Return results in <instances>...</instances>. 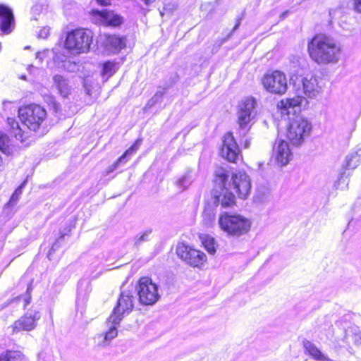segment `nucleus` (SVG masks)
<instances>
[{
	"instance_id": "6",
	"label": "nucleus",
	"mask_w": 361,
	"mask_h": 361,
	"mask_svg": "<svg viewBox=\"0 0 361 361\" xmlns=\"http://www.w3.org/2000/svg\"><path fill=\"white\" fill-rule=\"evenodd\" d=\"M311 129V123L307 119L296 116L290 123L287 137L293 145L298 146L310 135Z\"/></svg>"
},
{
	"instance_id": "45",
	"label": "nucleus",
	"mask_w": 361,
	"mask_h": 361,
	"mask_svg": "<svg viewBox=\"0 0 361 361\" xmlns=\"http://www.w3.org/2000/svg\"><path fill=\"white\" fill-rule=\"evenodd\" d=\"M250 140L245 137V140L243 141V145L245 148H248L250 147Z\"/></svg>"
},
{
	"instance_id": "8",
	"label": "nucleus",
	"mask_w": 361,
	"mask_h": 361,
	"mask_svg": "<svg viewBox=\"0 0 361 361\" xmlns=\"http://www.w3.org/2000/svg\"><path fill=\"white\" fill-rule=\"evenodd\" d=\"M257 102L252 97L242 99L238 106V123L240 128L245 130L250 121L255 117Z\"/></svg>"
},
{
	"instance_id": "22",
	"label": "nucleus",
	"mask_w": 361,
	"mask_h": 361,
	"mask_svg": "<svg viewBox=\"0 0 361 361\" xmlns=\"http://www.w3.org/2000/svg\"><path fill=\"white\" fill-rule=\"evenodd\" d=\"M35 317H20L13 324V331H30L35 328Z\"/></svg>"
},
{
	"instance_id": "44",
	"label": "nucleus",
	"mask_w": 361,
	"mask_h": 361,
	"mask_svg": "<svg viewBox=\"0 0 361 361\" xmlns=\"http://www.w3.org/2000/svg\"><path fill=\"white\" fill-rule=\"evenodd\" d=\"M97 1L100 5H102V6H107V5H109L111 4L110 3V0H97Z\"/></svg>"
},
{
	"instance_id": "28",
	"label": "nucleus",
	"mask_w": 361,
	"mask_h": 361,
	"mask_svg": "<svg viewBox=\"0 0 361 361\" xmlns=\"http://www.w3.org/2000/svg\"><path fill=\"white\" fill-rule=\"evenodd\" d=\"M0 150L6 154H10L12 152L11 140L2 131H0Z\"/></svg>"
},
{
	"instance_id": "5",
	"label": "nucleus",
	"mask_w": 361,
	"mask_h": 361,
	"mask_svg": "<svg viewBox=\"0 0 361 361\" xmlns=\"http://www.w3.org/2000/svg\"><path fill=\"white\" fill-rule=\"evenodd\" d=\"M18 114L23 124L32 131H36L47 117L45 109L37 104L21 107Z\"/></svg>"
},
{
	"instance_id": "25",
	"label": "nucleus",
	"mask_w": 361,
	"mask_h": 361,
	"mask_svg": "<svg viewBox=\"0 0 361 361\" xmlns=\"http://www.w3.org/2000/svg\"><path fill=\"white\" fill-rule=\"evenodd\" d=\"M216 220V214L214 209L211 207H207L204 209L202 213V222L208 226H212Z\"/></svg>"
},
{
	"instance_id": "26",
	"label": "nucleus",
	"mask_w": 361,
	"mask_h": 361,
	"mask_svg": "<svg viewBox=\"0 0 361 361\" xmlns=\"http://www.w3.org/2000/svg\"><path fill=\"white\" fill-rule=\"evenodd\" d=\"M140 143H141L140 140H136L135 144L133 145H132L129 149H128L124 152V154L116 161V162L119 166L121 164L126 163L128 161L130 157L138 149Z\"/></svg>"
},
{
	"instance_id": "3",
	"label": "nucleus",
	"mask_w": 361,
	"mask_h": 361,
	"mask_svg": "<svg viewBox=\"0 0 361 361\" xmlns=\"http://www.w3.org/2000/svg\"><path fill=\"white\" fill-rule=\"evenodd\" d=\"M218 224L227 235L239 238L247 234L251 227V221L238 214L224 212L219 215Z\"/></svg>"
},
{
	"instance_id": "17",
	"label": "nucleus",
	"mask_w": 361,
	"mask_h": 361,
	"mask_svg": "<svg viewBox=\"0 0 361 361\" xmlns=\"http://www.w3.org/2000/svg\"><path fill=\"white\" fill-rule=\"evenodd\" d=\"M302 86L305 94L310 98L315 97L319 94L322 89L317 78L314 76L304 78Z\"/></svg>"
},
{
	"instance_id": "36",
	"label": "nucleus",
	"mask_w": 361,
	"mask_h": 361,
	"mask_svg": "<svg viewBox=\"0 0 361 361\" xmlns=\"http://www.w3.org/2000/svg\"><path fill=\"white\" fill-rule=\"evenodd\" d=\"M32 290V283H30L27 286L26 293L25 294V295L18 296L15 300H19V301L21 300H23V301H24L23 306L25 307L30 302Z\"/></svg>"
},
{
	"instance_id": "16",
	"label": "nucleus",
	"mask_w": 361,
	"mask_h": 361,
	"mask_svg": "<svg viewBox=\"0 0 361 361\" xmlns=\"http://www.w3.org/2000/svg\"><path fill=\"white\" fill-rule=\"evenodd\" d=\"M94 16H98L102 18L104 23L110 26H119L123 22V17L118 14L115 13L114 11H108L106 9L102 11H94Z\"/></svg>"
},
{
	"instance_id": "24",
	"label": "nucleus",
	"mask_w": 361,
	"mask_h": 361,
	"mask_svg": "<svg viewBox=\"0 0 361 361\" xmlns=\"http://www.w3.org/2000/svg\"><path fill=\"white\" fill-rule=\"evenodd\" d=\"M24 360V355L18 350H7L5 355H0V361H23Z\"/></svg>"
},
{
	"instance_id": "38",
	"label": "nucleus",
	"mask_w": 361,
	"mask_h": 361,
	"mask_svg": "<svg viewBox=\"0 0 361 361\" xmlns=\"http://www.w3.org/2000/svg\"><path fill=\"white\" fill-rule=\"evenodd\" d=\"M54 61L58 65L60 66L61 62H63L66 59V56L61 54H55V56L53 58Z\"/></svg>"
},
{
	"instance_id": "46",
	"label": "nucleus",
	"mask_w": 361,
	"mask_h": 361,
	"mask_svg": "<svg viewBox=\"0 0 361 361\" xmlns=\"http://www.w3.org/2000/svg\"><path fill=\"white\" fill-rule=\"evenodd\" d=\"M154 102L152 100V99H149L147 104V106L149 107V108H151L152 106H153L154 105Z\"/></svg>"
},
{
	"instance_id": "14",
	"label": "nucleus",
	"mask_w": 361,
	"mask_h": 361,
	"mask_svg": "<svg viewBox=\"0 0 361 361\" xmlns=\"http://www.w3.org/2000/svg\"><path fill=\"white\" fill-rule=\"evenodd\" d=\"M14 27V16L12 10L4 4H0L1 30L8 34Z\"/></svg>"
},
{
	"instance_id": "35",
	"label": "nucleus",
	"mask_w": 361,
	"mask_h": 361,
	"mask_svg": "<svg viewBox=\"0 0 361 361\" xmlns=\"http://www.w3.org/2000/svg\"><path fill=\"white\" fill-rule=\"evenodd\" d=\"M360 155L359 154V152H356L355 154H353L348 159L346 162V167L348 169H355L359 164V160L357 159Z\"/></svg>"
},
{
	"instance_id": "7",
	"label": "nucleus",
	"mask_w": 361,
	"mask_h": 361,
	"mask_svg": "<svg viewBox=\"0 0 361 361\" xmlns=\"http://www.w3.org/2000/svg\"><path fill=\"white\" fill-rule=\"evenodd\" d=\"M140 303L146 305H152L159 299L158 286L152 282L148 277H142L136 288Z\"/></svg>"
},
{
	"instance_id": "1",
	"label": "nucleus",
	"mask_w": 361,
	"mask_h": 361,
	"mask_svg": "<svg viewBox=\"0 0 361 361\" xmlns=\"http://www.w3.org/2000/svg\"><path fill=\"white\" fill-rule=\"evenodd\" d=\"M216 188L214 192V203L221 204L222 207H229L235 204V195L230 191L232 188L239 198L246 199L251 190L250 178L245 172L238 171L232 174L231 184H227L228 171L222 167H217L214 171Z\"/></svg>"
},
{
	"instance_id": "33",
	"label": "nucleus",
	"mask_w": 361,
	"mask_h": 361,
	"mask_svg": "<svg viewBox=\"0 0 361 361\" xmlns=\"http://www.w3.org/2000/svg\"><path fill=\"white\" fill-rule=\"evenodd\" d=\"M25 183L26 181L25 180L20 186H18L16 189L12 196L11 197L9 202H8V204L9 206H14L15 204H16V203L20 199V195H22L23 188L25 186Z\"/></svg>"
},
{
	"instance_id": "12",
	"label": "nucleus",
	"mask_w": 361,
	"mask_h": 361,
	"mask_svg": "<svg viewBox=\"0 0 361 361\" xmlns=\"http://www.w3.org/2000/svg\"><path fill=\"white\" fill-rule=\"evenodd\" d=\"M123 317H109L106 320L108 329L97 336V345L100 347H106L111 341L118 336V326Z\"/></svg>"
},
{
	"instance_id": "21",
	"label": "nucleus",
	"mask_w": 361,
	"mask_h": 361,
	"mask_svg": "<svg viewBox=\"0 0 361 361\" xmlns=\"http://www.w3.org/2000/svg\"><path fill=\"white\" fill-rule=\"evenodd\" d=\"M305 99L302 96H295L292 98H287L283 99L278 103V108L282 110L286 111L287 114L291 113L290 109L296 107H300L303 102H305Z\"/></svg>"
},
{
	"instance_id": "13",
	"label": "nucleus",
	"mask_w": 361,
	"mask_h": 361,
	"mask_svg": "<svg viewBox=\"0 0 361 361\" xmlns=\"http://www.w3.org/2000/svg\"><path fill=\"white\" fill-rule=\"evenodd\" d=\"M133 299V295L130 293L123 292L114 309V316L129 314L134 307Z\"/></svg>"
},
{
	"instance_id": "48",
	"label": "nucleus",
	"mask_w": 361,
	"mask_h": 361,
	"mask_svg": "<svg viewBox=\"0 0 361 361\" xmlns=\"http://www.w3.org/2000/svg\"><path fill=\"white\" fill-rule=\"evenodd\" d=\"M238 26V25H235L234 29H235Z\"/></svg>"
},
{
	"instance_id": "43",
	"label": "nucleus",
	"mask_w": 361,
	"mask_h": 361,
	"mask_svg": "<svg viewBox=\"0 0 361 361\" xmlns=\"http://www.w3.org/2000/svg\"><path fill=\"white\" fill-rule=\"evenodd\" d=\"M119 165L115 161L111 166L108 168L107 173H111L115 171Z\"/></svg>"
},
{
	"instance_id": "18",
	"label": "nucleus",
	"mask_w": 361,
	"mask_h": 361,
	"mask_svg": "<svg viewBox=\"0 0 361 361\" xmlns=\"http://www.w3.org/2000/svg\"><path fill=\"white\" fill-rule=\"evenodd\" d=\"M84 282L80 281L78 283V298L76 300V310L77 313L83 314L85 310V304L87 300V295L91 292L92 288L89 283H85V290L83 291L82 290Z\"/></svg>"
},
{
	"instance_id": "31",
	"label": "nucleus",
	"mask_w": 361,
	"mask_h": 361,
	"mask_svg": "<svg viewBox=\"0 0 361 361\" xmlns=\"http://www.w3.org/2000/svg\"><path fill=\"white\" fill-rule=\"evenodd\" d=\"M202 243L209 254H214L216 252L215 240L212 237L204 235L202 237Z\"/></svg>"
},
{
	"instance_id": "10",
	"label": "nucleus",
	"mask_w": 361,
	"mask_h": 361,
	"mask_svg": "<svg viewBox=\"0 0 361 361\" xmlns=\"http://www.w3.org/2000/svg\"><path fill=\"white\" fill-rule=\"evenodd\" d=\"M176 253L181 259L194 267H200L206 262V255L204 252L184 243L178 244Z\"/></svg>"
},
{
	"instance_id": "19",
	"label": "nucleus",
	"mask_w": 361,
	"mask_h": 361,
	"mask_svg": "<svg viewBox=\"0 0 361 361\" xmlns=\"http://www.w3.org/2000/svg\"><path fill=\"white\" fill-rule=\"evenodd\" d=\"M302 345L305 353H308L314 360L317 361H333L327 355L322 353L311 341L304 339L302 341Z\"/></svg>"
},
{
	"instance_id": "30",
	"label": "nucleus",
	"mask_w": 361,
	"mask_h": 361,
	"mask_svg": "<svg viewBox=\"0 0 361 361\" xmlns=\"http://www.w3.org/2000/svg\"><path fill=\"white\" fill-rule=\"evenodd\" d=\"M348 338H351L355 345H361V331L357 328L345 330V338L348 339Z\"/></svg>"
},
{
	"instance_id": "23",
	"label": "nucleus",
	"mask_w": 361,
	"mask_h": 361,
	"mask_svg": "<svg viewBox=\"0 0 361 361\" xmlns=\"http://www.w3.org/2000/svg\"><path fill=\"white\" fill-rule=\"evenodd\" d=\"M106 45L111 51L116 52L126 47V40L117 35H110L106 37Z\"/></svg>"
},
{
	"instance_id": "29",
	"label": "nucleus",
	"mask_w": 361,
	"mask_h": 361,
	"mask_svg": "<svg viewBox=\"0 0 361 361\" xmlns=\"http://www.w3.org/2000/svg\"><path fill=\"white\" fill-rule=\"evenodd\" d=\"M195 180L194 176L191 171L186 172L177 181V185L185 190L188 188Z\"/></svg>"
},
{
	"instance_id": "41",
	"label": "nucleus",
	"mask_w": 361,
	"mask_h": 361,
	"mask_svg": "<svg viewBox=\"0 0 361 361\" xmlns=\"http://www.w3.org/2000/svg\"><path fill=\"white\" fill-rule=\"evenodd\" d=\"M164 93L161 91H157L154 95L151 98L154 102V104H157L159 100L161 99Z\"/></svg>"
},
{
	"instance_id": "39",
	"label": "nucleus",
	"mask_w": 361,
	"mask_h": 361,
	"mask_svg": "<svg viewBox=\"0 0 361 361\" xmlns=\"http://www.w3.org/2000/svg\"><path fill=\"white\" fill-rule=\"evenodd\" d=\"M49 35V28L43 27L39 32V37L47 38Z\"/></svg>"
},
{
	"instance_id": "37",
	"label": "nucleus",
	"mask_w": 361,
	"mask_h": 361,
	"mask_svg": "<svg viewBox=\"0 0 361 361\" xmlns=\"http://www.w3.org/2000/svg\"><path fill=\"white\" fill-rule=\"evenodd\" d=\"M42 10H43L42 5H39V4L35 5L31 9V13L32 14V19L37 20L35 15H39L42 12Z\"/></svg>"
},
{
	"instance_id": "9",
	"label": "nucleus",
	"mask_w": 361,
	"mask_h": 361,
	"mask_svg": "<svg viewBox=\"0 0 361 361\" xmlns=\"http://www.w3.org/2000/svg\"><path fill=\"white\" fill-rule=\"evenodd\" d=\"M262 85L269 92L283 94L287 90V79L285 74L279 71H273L264 75Z\"/></svg>"
},
{
	"instance_id": "32",
	"label": "nucleus",
	"mask_w": 361,
	"mask_h": 361,
	"mask_svg": "<svg viewBox=\"0 0 361 361\" xmlns=\"http://www.w3.org/2000/svg\"><path fill=\"white\" fill-rule=\"evenodd\" d=\"M115 73V63L107 61L103 65L102 75L105 80H108Z\"/></svg>"
},
{
	"instance_id": "4",
	"label": "nucleus",
	"mask_w": 361,
	"mask_h": 361,
	"mask_svg": "<svg viewBox=\"0 0 361 361\" xmlns=\"http://www.w3.org/2000/svg\"><path fill=\"white\" fill-rule=\"evenodd\" d=\"M92 32L90 30L78 28L68 32L65 48L72 54L78 55L89 51L92 42Z\"/></svg>"
},
{
	"instance_id": "34",
	"label": "nucleus",
	"mask_w": 361,
	"mask_h": 361,
	"mask_svg": "<svg viewBox=\"0 0 361 361\" xmlns=\"http://www.w3.org/2000/svg\"><path fill=\"white\" fill-rule=\"evenodd\" d=\"M150 233L151 231H146L142 234L135 236L134 238V245L138 247L142 243L147 241Z\"/></svg>"
},
{
	"instance_id": "42",
	"label": "nucleus",
	"mask_w": 361,
	"mask_h": 361,
	"mask_svg": "<svg viewBox=\"0 0 361 361\" xmlns=\"http://www.w3.org/2000/svg\"><path fill=\"white\" fill-rule=\"evenodd\" d=\"M354 8L357 12L361 13V0H354Z\"/></svg>"
},
{
	"instance_id": "11",
	"label": "nucleus",
	"mask_w": 361,
	"mask_h": 361,
	"mask_svg": "<svg viewBox=\"0 0 361 361\" xmlns=\"http://www.w3.org/2000/svg\"><path fill=\"white\" fill-rule=\"evenodd\" d=\"M221 156L230 162H236L239 158L240 149L231 133H227L223 140Z\"/></svg>"
},
{
	"instance_id": "2",
	"label": "nucleus",
	"mask_w": 361,
	"mask_h": 361,
	"mask_svg": "<svg viewBox=\"0 0 361 361\" xmlns=\"http://www.w3.org/2000/svg\"><path fill=\"white\" fill-rule=\"evenodd\" d=\"M310 58L318 65L336 63L340 58L341 47L332 38L316 35L308 44Z\"/></svg>"
},
{
	"instance_id": "20",
	"label": "nucleus",
	"mask_w": 361,
	"mask_h": 361,
	"mask_svg": "<svg viewBox=\"0 0 361 361\" xmlns=\"http://www.w3.org/2000/svg\"><path fill=\"white\" fill-rule=\"evenodd\" d=\"M54 87L63 97H67L71 92V86L68 80L63 75H55L53 77Z\"/></svg>"
},
{
	"instance_id": "15",
	"label": "nucleus",
	"mask_w": 361,
	"mask_h": 361,
	"mask_svg": "<svg viewBox=\"0 0 361 361\" xmlns=\"http://www.w3.org/2000/svg\"><path fill=\"white\" fill-rule=\"evenodd\" d=\"M276 160L281 166H285L292 159L293 154L287 142L280 140L274 147Z\"/></svg>"
},
{
	"instance_id": "47",
	"label": "nucleus",
	"mask_w": 361,
	"mask_h": 361,
	"mask_svg": "<svg viewBox=\"0 0 361 361\" xmlns=\"http://www.w3.org/2000/svg\"><path fill=\"white\" fill-rule=\"evenodd\" d=\"M143 1L145 2L146 4H148L151 2L154 1L155 0H143Z\"/></svg>"
},
{
	"instance_id": "40",
	"label": "nucleus",
	"mask_w": 361,
	"mask_h": 361,
	"mask_svg": "<svg viewBox=\"0 0 361 361\" xmlns=\"http://www.w3.org/2000/svg\"><path fill=\"white\" fill-rule=\"evenodd\" d=\"M63 236L64 235L63 234H61L60 238L58 240H56V242L52 245V247H51V250H50V252L49 253V255H51V252L55 251L59 247V242H60V240L63 239Z\"/></svg>"
},
{
	"instance_id": "27",
	"label": "nucleus",
	"mask_w": 361,
	"mask_h": 361,
	"mask_svg": "<svg viewBox=\"0 0 361 361\" xmlns=\"http://www.w3.org/2000/svg\"><path fill=\"white\" fill-rule=\"evenodd\" d=\"M8 124L10 126L12 133L16 137V139L23 141V130L19 126V123L13 118H8Z\"/></svg>"
}]
</instances>
